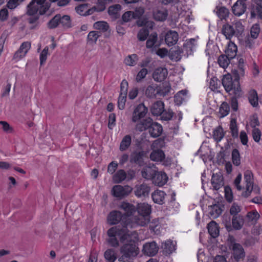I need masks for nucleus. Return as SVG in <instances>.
<instances>
[{
	"instance_id": "obj_1",
	"label": "nucleus",
	"mask_w": 262,
	"mask_h": 262,
	"mask_svg": "<svg viewBox=\"0 0 262 262\" xmlns=\"http://www.w3.org/2000/svg\"><path fill=\"white\" fill-rule=\"evenodd\" d=\"M106 241L107 244L113 248L119 246V240L123 244L120 251L122 255L119 261L122 262H132V257L137 256L139 253L138 247L139 242V235L136 231H129L126 229L119 226L111 227L107 231Z\"/></svg>"
},
{
	"instance_id": "obj_2",
	"label": "nucleus",
	"mask_w": 262,
	"mask_h": 262,
	"mask_svg": "<svg viewBox=\"0 0 262 262\" xmlns=\"http://www.w3.org/2000/svg\"><path fill=\"white\" fill-rule=\"evenodd\" d=\"M147 128H149L150 135L154 138L160 136L163 130L162 125L158 123L153 122L150 118L143 120L136 125V129L140 132Z\"/></svg>"
},
{
	"instance_id": "obj_3",
	"label": "nucleus",
	"mask_w": 262,
	"mask_h": 262,
	"mask_svg": "<svg viewBox=\"0 0 262 262\" xmlns=\"http://www.w3.org/2000/svg\"><path fill=\"white\" fill-rule=\"evenodd\" d=\"M239 78V77L237 75L235 79L233 80L231 75L229 74L223 76L222 79V84L227 92L232 93L235 96H239L240 95L241 89Z\"/></svg>"
},
{
	"instance_id": "obj_4",
	"label": "nucleus",
	"mask_w": 262,
	"mask_h": 262,
	"mask_svg": "<svg viewBox=\"0 0 262 262\" xmlns=\"http://www.w3.org/2000/svg\"><path fill=\"white\" fill-rule=\"evenodd\" d=\"M50 6L46 0H32L28 6L27 13L29 15H42L49 9Z\"/></svg>"
},
{
	"instance_id": "obj_5",
	"label": "nucleus",
	"mask_w": 262,
	"mask_h": 262,
	"mask_svg": "<svg viewBox=\"0 0 262 262\" xmlns=\"http://www.w3.org/2000/svg\"><path fill=\"white\" fill-rule=\"evenodd\" d=\"M244 180L246 183V190L242 195L245 198L248 197L253 191L255 194H259L260 188L257 185H253V174L250 170H246L244 172Z\"/></svg>"
},
{
	"instance_id": "obj_6",
	"label": "nucleus",
	"mask_w": 262,
	"mask_h": 262,
	"mask_svg": "<svg viewBox=\"0 0 262 262\" xmlns=\"http://www.w3.org/2000/svg\"><path fill=\"white\" fill-rule=\"evenodd\" d=\"M159 141H155L151 145V149H153L150 154V158L151 160L157 162H162V164L165 166H169L171 164V159L169 157H165V155L163 151L161 149H154L156 147Z\"/></svg>"
},
{
	"instance_id": "obj_7",
	"label": "nucleus",
	"mask_w": 262,
	"mask_h": 262,
	"mask_svg": "<svg viewBox=\"0 0 262 262\" xmlns=\"http://www.w3.org/2000/svg\"><path fill=\"white\" fill-rule=\"evenodd\" d=\"M149 221L150 216L138 214L134 218V221H132L130 218H128L127 222L125 223L124 225L126 226V228H135L137 226H144L149 223Z\"/></svg>"
},
{
	"instance_id": "obj_8",
	"label": "nucleus",
	"mask_w": 262,
	"mask_h": 262,
	"mask_svg": "<svg viewBox=\"0 0 262 262\" xmlns=\"http://www.w3.org/2000/svg\"><path fill=\"white\" fill-rule=\"evenodd\" d=\"M147 112L148 109L144 104H139L135 108L133 112L132 121L135 123H139V121L145 116Z\"/></svg>"
},
{
	"instance_id": "obj_9",
	"label": "nucleus",
	"mask_w": 262,
	"mask_h": 262,
	"mask_svg": "<svg viewBox=\"0 0 262 262\" xmlns=\"http://www.w3.org/2000/svg\"><path fill=\"white\" fill-rule=\"evenodd\" d=\"M128 82L123 80L120 84V93L118 100V107L120 110L124 108L127 92Z\"/></svg>"
},
{
	"instance_id": "obj_10",
	"label": "nucleus",
	"mask_w": 262,
	"mask_h": 262,
	"mask_svg": "<svg viewBox=\"0 0 262 262\" xmlns=\"http://www.w3.org/2000/svg\"><path fill=\"white\" fill-rule=\"evenodd\" d=\"M132 190V188L128 185H115L113 187L112 192L114 196L121 199L128 195Z\"/></svg>"
},
{
	"instance_id": "obj_11",
	"label": "nucleus",
	"mask_w": 262,
	"mask_h": 262,
	"mask_svg": "<svg viewBox=\"0 0 262 262\" xmlns=\"http://www.w3.org/2000/svg\"><path fill=\"white\" fill-rule=\"evenodd\" d=\"M107 222L110 225H116L120 222H122L123 228L126 229V226L124 225L125 223V217L121 212L119 211H113L110 213L107 216Z\"/></svg>"
},
{
	"instance_id": "obj_12",
	"label": "nucleus",
	"mask_w": 262,
	"mask_h": 262,
	"mask_svg": "<svg viewBox=\"0 0 262 262\" xmlns=\"http://www.w3.org/2000/svg\"><path fill=\"white\" fill-rule=\"evenodd\" d=\"M31 48V43L29 41L23 42L18 50L14 53L13 59L18 61L26 55Z\"/></svg>"
},
{
	"instance_id": "obj_13",
	"label": "nucleus",
	"mask_w": 262,
	"mask_h": 262,
	"mask_svg": "<svg viewBox=\"0 0 262 262\" xmlns=\"http://www.w3.org/2000/svg\"><path fill=\"white\" fill-rule=\"evenodd\" d=\"M150 188L146 184H138L134 188V193L138 198H145L149 195Z\"/></svg>"
},
{
	"instance_id": "obj_14",
	"label": "nucleus",
	"mask_w": 262,
	"mask_h": 262,
	"mask_svg": "<svg viewBox=\"0 0 262 262\" xmlns=\"http://www.w3.org/2000/svg\"><path fill=\"white\" fill-rule=\"evenodd\" d=\"M179 38L178 33L174 30H169L165 35V42L168 47L175 45L178 42Z\"/></svg>"
},
{
	"instance_id": "obj_15",
	"label": "nucleus",
	"mask_w": 262,
	"mask_h": 262,
	"mask_svg": "<svg viewBox=\"0 0 262 262\" xmlns=\"http://www.w3.org/2000/svg\"><path fill=\"white\" fill-rule=\"evenodd\" d=\"M233 258L236 261L243 259L245 256V252L243 246L238 243H233L231 246Z\"/></svg>"
},
{
	"instance_id": "obj_16",
	"label": "nucleus",
	"mask_w": 262,
	"mask_h": 262,
	"mask_svg": "<svg viewBox=\"0 0 262 262\" xmlns=\"http://www.w3.org/2000/svg\"><path fill=\"white\" fill-rule=\"evenodd\" d=\"M158 247L155 242L146 243L143 247L142 252L149 256L155 255L158 251Z\"/></svg>"
},
{
	"instance_id": "obj_17",
	"label": "nucleus",
	"mask_w": 262,
	"mask_h": 262,
	"mask_svg": "<svg viewBox=\"0 0 262 262\" xmlns=\"http://www.w3.org/2000/svg\"><path fill=\"white\" fill-rule=\"evenodd\" d=\"M168 177L165 172L156 171L152 179V183L159 187L163 186L167 182Z\"/></svg>"
},
{
	"instance_id": "obj_18",
	"label": "nucleus",
	"mask_w": 262,
	"mask_h": 262,
	"mask_svg": "<svg viewBox=\"0 0 262 262\" xmlns=\"http://www.w3.org/2000/svg\"><path fill=\"white\" fill-rule=\"evenodd\" d=\"M168 75V71L166 68L159 67L156 68L152 74V77L155 81L161 82L164 81Z\"/></svg>"
},
{
	"instance_id": "obj_19",
	"label": "nucleus",
	"mask_w": 262,
	"mask_h": 262,
	"mask_svg": "<svg viewBox=\"0 0 262 262\" xmlns=\"http://www.w3.org/2000/svg\"><path fill=\"white\" fill-rule=\"evenodd\" d=\"M120 208L125 211L124 217H125V223L127 222V219L130 218V215L135 212V207L128 203L123 202L121 203Z\"/></svg>"
},
{
	"instance_id": "obj_20",
	"label": "nucleus",
	"mask_w": 262,
	"mask_h": 262,
	"mask_svg": "<svg viewBox=\"0 0 262 262\" xmlns=\"http://www.w3.org/2000/svg\"><path fill=\"white\" fill-rule=\"evenodd\" d=\"M232 9L234 15L239 16L245 12L246 6L244 1L238 0L234 4Z\"/></svg>"
},
{
	"instance_id": "obj_21",
	"label": "nucleus",
	"mask_w": 262,
	"mask_h": 262,
	"mask_svg": "<svg viewBox=\"0 0 262 262\" xmlns=\"http://www.w3.org/2000/svg\"><path fill=\"white\" fill-rule=\"evenodd\" d=\"M211 184L213 188L217 190L224 185L223 177L221 173H213L211 179Z\"/></svg>"
},
{
	"instance_id": "obj_22",
	"label": "nucleus",
	"mask_w": 262,
	"mask_h": 262,
	"mask_svg": "<svg viewBox=\"0 0 262 262\" xmlns=\"http://www.w3.org/2000/svg\"><path fill=\"white\" fill-rule=\"evenodd\" d=\"M136 209L138 214L150 216L151 212V207L148 204L146 203H139Z\"/></svg>"
},
{
	"instance_id": "obj_23",
	"label": "nucleus",
	"mask_w": 262,
	"mask_h": 262,
	"mask_svg": "<svg viewBox=\"0 0 262 262\" xmlns=\"http://www.w3.org/2000/svg\"><path fill=\"white\" fill-rule=\"evenodd\" d=\"M167 16V11L164 8L157 9L153 13L154 18L157 21H163L166 19Z\"/></svg>"
},
{
	"instance_id": "obj_24",
	"label": "nucleus",
	"mask_w": 262,
	"mask_h": 262,
	"mask_svg": "<svg viewBox=\"0 0 262 262\" xmlns=\"http://www.w3.org/2000/svg\"><path fill=\"white\" fill-rule=\"evenodd\" d=\"M238 39L241 45L245 47L246 48L252 49L254 47L255 39H253L249 35H247L245 36H242V37H239Z\"/></svg>"
},
{
	"instance_id": "obj_25",
	"label": "nucleus",
	"mask_w": 262,
	"mask_h": 262,
	"mask_svg": "<svg viewBox=\"0 0 262 262\" xmlns=\"http://www.w3.org/2000/svg\"><path fill=\"white\" fill-rule=\"evenodd\" d=\"M165 193L162 190H157L152 193L151 197L153 201L158 204H162L164 203Z\"/></svg>"
},
{
	"instance_id": "obj_26",
	"label": "nucleus",
	"mask_w": 262,
	"mask_h": 262,
	"mask_svg": "<svg viewBox=\"0 0 262 262\" xmlns=\"http://www.w3.org/2000/svg\"><path fill=\"white\" fill-rule=\"evenodd\" d=\"M76 12L82 16H86L92 14L95 10L94 7L92 9H89L86 4L80 5L75 8Z\"/></svg>"
},
{
	"instance_id": "obj_27",
	"label": "nucleus",
	"mask_w": 262,
	"mask_h": 262,
	"mask_svg": "<svg viewBox=\"0 0 262 262\" xmlns=\"http://www.w3.org/2000/svg\"><path fill=\"white\" fill-rule=\"evenodd\" d=\"M248 98L250 104L254 107L259 106L258 97L257 92L254 90H250L248 94Z\"/></svg>"
},
{
	"instance_id": "obj_28",
	"label": "nucleus",
	"mask_w": 262,
	"mask_h": 262,
	"mask_svg": "<svg viewBox=\"0 0 262 262\" xmlns=\"http://www.w3.org/2000/svg\"><path fill=\"white\" fill-rule=\"evenodd\" d=\"M164 103L161 101H158L152 104L150 110L152 115L158 116L161 115L164 111Z\"/></svg>"
},
{
	"instance_id": "obj_29",
	"label": "nucleus",
	"mask_w": 262,
	"mask_h": 262,
	"mask_svg": "<svg viewBox=\"0 0 262 262\" xmlns=\"http://www.w3.org/2000/svg\"><path fill=\"white\" fill-rule=\"evenodd\" d=\"M237 48L236 45L232 41H229L226 49V55L229 58L233 59L237 54Z\"/></svg>"
},
{
	"instance_id": "obj_30",
	"label": "nucleus",
	"mask_w": 262,
	"mask_h": 262,
	"mask_svg": "<svg viewBox=\"0 0 262 262\" xmlns=\"http://www.w3.org/2000/svg\"><path fill=\"white\" fill-rule=\"evenodd\" d=\"M244 224V218L242 215L232 216V225L235 230H240L242 228Z\"/></svg>"
},
{
	"instance_id": "obj_31",
	"label": "nucleus",
	"mask_w": 262,
	"mask_h": 262,
	"mask_svg": "<svg viewBox=\"0 0 262 262\" xmlns=\"http://www.w3.org/2000/svg\"><path fill=\"white\" fill-rule=\"evenodd\" d=\"M196 40L195 39L191 38L186 40L183 45V48L186 51L187 55H191L193 53V51L196 47Z\"/></svg>"
},
{
	"instance_id": "obj_32",
	"label": "nucleus",
	"mask_w": 262,
	"mask_h": 262,
	"mask_svg": "<svg viewBox=\"0 0 262 262\" xmlns=\"http://www.w3.org/2000/svg\"><path fill=\"white\" fill-rule=\"evenodd\" d=\"M121 6L119 4L110 6L108 10L109 15L113 19H116L120 16Z\"/></svg>"
},
{
	"instance_id": "obj_33",
	"label": "nucleus",
	"mask_w": 262,
	"mask_h": 262,
	"mask_svg": "<svg viewBox=\"0 0 262 262\" xmlns=\"http://www.w3.org/2000/svg\"><path fill=\"white\" fill-rule=\"evenodd\" d=\"M222 33L226 36V38L228 39H230L233 35H235V31L233 26L228 24L223 25Z\"/></svg>"
},
{
	"instance_id": "obj_34",
	"label": "nucleus",
	"mask_w": 262,
	"mask_h": 262,
	"mask_svg": "<svg viewBox=\"0 0 262 262\" xmlns=\"http://www.w3.org/2000/svg\"><path fill=\"white\" fill-rule=\"evenodd\" d=\"M208 231L209 234L213 238L216 237L219 234L218 225L214 221H211L208 224Z\"/></svg>"
},
{
	"instance_id": "obj_35",
	"label": "nucleus",
	"mask_w": 262,
	"mask_h": 262,
	"mask_svg": "<svg viewBox=\"0 0 262 262\" xmlns=\"http://www.w3.org/2000/svg\"><path fill=\"white\" fill-rule=\"evenodd\" d=\"M113 181L115 183H120L126 178V173L123 169L118 170L113 176Z\"/></svg>"
},
{
	"instance_id": "obj_36",
	"label": "nucleus",
	"mask_w": 262,
	"mask_h": 262,
	"mask_svg": "<svg viewBox=\"0 0 262 262\" xmlns=\"http://www.w3.org/2000/svg\"><path fill=\"white\" fill-rule=\"evenodd\" d=\"M156 170L150 166H146L143 168L141 171V175L143 178L147 180L152 179Z\"/></svg>"
},
{
	"instance_id": "obj_37",
	"label": "nucleus",
	"mask_w": 262,
	"mask_h": 262,
	"mask_svg": "<svg viewBox=\"0 0 262 262\" xmlns=\"http://www.w3.org/2000/svg\"><path fill=\"white\" fill-rule=\"evenodd\" d=\"M182 50L179 47L172 49L169 54V57L171 60L179 61L181 59Z\"/></svg>"
},
{
	"instance_id": "obj_38",
	"label": "nucleus",
	"mask_w": 262,
	"mask_h": 262,
	"mask_svg": "<svg viewBox=\"0 0 262 262\" xmlns=\"http://www.w3.org/2000/svg\"><path fill=\"white\" fill-rule=\"evenodd\" d=\"M158 87L157 84H151L147 88L145 95L148 98H154L158 95Z\"/></svg>"
},
{
	"instance_id": "obj_39",
	"label": "nucleus",
	"mask_w": 262,
	"mask_h": 262,
	"mask_svg": "<svg viewBox=\"0 0 262 262\" xmlns=\"http://www.w3.org/2000/svg\"><path fill=\"white\" fill-rule=\"evenodd\" d=\"M132 142V138L130 135L125 136L120 144L119 149L121 151H123L127 150L130 146Z\"/></svg>"
},
{
	"instance_id": "obj_40",
	"label": "nucleus",
	"mask_w": 262,
	"mask_h": 262,
	"mask_svg": "<svg viewBox=\"0 0 262 262\" xmlns=\"http://www.w3.org/2000/svg\"><path fill=\"white\" fill-rule=\"evenodd\" d=\"M162 248L165 253L167 254L171 253L176 250L175 245L173 241L167 240L162 245Z\"/></svg>"
},
{
	"instance_id": "obj_41",
	"label": "nucleus",
	"mask_w": 262,
	"mask_h": 262,
	"mask_svg": "<svg viewBox=\"0 0 262 262\" xmlns=\"http://www.w3.org/2000/svg\"><path fill=\"white\" fill-rule=\"evenodd\" d=\"M104 256L107 262H115L117 259L116 252L113 249H107L104 252Z\"/></svg>"
},
{
	"instance_id": "obj_42",
	"label": "nucleus",
	"mask_w": 262,
	"mask_h": 262,
	"mask_svg": "<svg viewBox=\"0 0 262 262\" xmlns=\"http://www.w3.org/2000/svg\"><path fill=\"white\" fill-rule=\"evenodd\" d=\"M216 14L220 19H225L228 17L229 10L224 7H216Z\"/></svg>"
},
{
	"instance_id": "obj_43",
	"label": "nucleus",
	"mask_w": 262,
	"mask_h": 262,
	"mask_svg": "<svg viewBox=\"0 0 262 262\" xmlns=\"http://www.w3.org/2000/svg\"><path fill=\"white\" fill-rule=\"evenodd\" d=\"M231 59L226 55H221L218 58L217 62L221 67L226 69L229 66Z\"/></svg>"
},
{
	"instance_id": "obj_44",
	"label": "nucleus",
	"mask_w": 262,
	"mask_h": 262,
	"mask_svg": "<svg viewBox=\"0 0 262 262\" xmlns=\"http://www.w3.org/2000/svg\"><path fill=\"white\" fill-rule=\"evenodd\" d=\"M256 16L262 19V6L258 4L253 6L251 11V17L253 18Z\"/></svg>"
},
{
	"instance_id": "obj_45",
	"label": "nucleus",
	"mask_w": 262,
	"mask_h": 262,
	"mask_svg": "<svg viewBox=\"0 0 262 262\" xmlns=\"http://www.w3.org/2000/svg\"><path fill=\"white\" fill-rule=\"evenodd\" d=\"M187 91L186 90H181L178 92L174 96V102L180 105L186 99Z\"/></svg>"
},
{
	"instance_id": "obj_46",
	"label": "nucleus",
	"mask_w": 262,
	"mask_h": 262,
	"mask_svg": "<svg viewBox=\"0 0 262 262\" xmlns=\"http://www.w3.org/2000/svg\"><path fill=\"white\" fill-rule=\"evenodd\" d=\"M224 137L223 129L221 127L215 128L213 132V138L216 142H220Z\"/></svg>"
},
{
	"instance_id": "obj_47",
	"label": "nucleus",
	"mask_w": 262,
	"mask_h": 262,
	"mask_svg": "<svg viewBox=\"0 0 262 262\" xmlns=\"http://www.w3.org/2000/svg\"><path fill=\"white\" fill-rule=\"evenodd\" d=\"M222 212V210L217 205L211 206L209 208V213L213 218L217 217Z\"/></svg>"
},
{
	"instance_id": "obj_48",
	"label": "nucleus",
	"mask_w": 262,
	"mask_h": 262,
	"mask_svg": "<svg viewBox=\"0 0 262 262\" xmlns=\"http://www.w3.org/2000/svg\"><path fill=\"white\" fill-rule=\"evenodd\" d=\"M138 58L136 54H132L127 56L124 59V63L129 66H134L136 64Z\"/></svg>"
},
{
	"instance_id": "obj_49",
	"label": "nucleus",
	"mask_w": 262,
	"mask_h": 262,
	"mask_svg": "<svg viewBox=\"0 0 262 262\" xmlns=\"http://www.w3.org/2000/svg\"><path fill=\"white\" fill-rule=\"evenodd\" d=\"M100 36V33L97 31H91L88 35V42L89 44L95 43Z\"/></svg>"
},
{
	"instance_id": "obj_50",
	"label": "nucleus",
	"mask_w": 262,
	"mask_h": 262,
	"mask_svg": "<svg viewBox=\"0 0 262 262\" xmlns=\"http://www.w3.org/2000/svg\"><path fill=\"white\" fill-rule=\"evenodd\" d=\"M230 129L232 137L234 138H237L238 135V130L235 119H231L230 124Z\"/></svg>"
},
{
	"instance_id": "obj_51",
	"label": "nucleus",
	"mask_w": 262,
	"mask_h": 262,
	"mask_svg": "<svg viewBox=\"0 0 262 262\" xmlns=\"http://www.w3.org/2000/svg\"><path fill=\"white\" fill-rule=\"evenodd\" d=\"M234 25L235 28V36L239 38L243 36L244 27L241 21H237L234 23Z\"/></svg>"
},
{
	"instance_id": "obj_52",
	"label": "nucleus",
	"mask_w": 262,
	"mask_h": 262,
	"mask_svg": "<svg viewBox=\"0 0 262 262\" xmlns=\"http://www.w3.org/2000/svg\"><path fill=\"white\" fill-rule=\"evenodd\" d=\"M112 2V0H98V4L94 7L95 10L101 12L105 9V5Z\"/></svg>"
},
{
	"instance_id": "obj_53",
	"label": "nucleus",
	"mask_w": 262,
	"mask_h": 262,
	"mask_svg": "<svg viewBox=\"0 0 262 262\" xmlns=\"http://www.w3.org/2000/svg\"><path fill=\"white\" fill-rule=\"evenodd\" d=\"M157 39L158 35L157 33H151L146 41V47L147 48H152L157 42Z\"/></svg>"
},
{
	"instance_id": "obj_54",
	"label": "nucleus",
	"mask_w": 262,
	"mask_h": 262,
	"mask_svg": "<svg viewBox=\"0 0 262 262\" xmlns=\"http://www.w3.org/2000/svg\"><path fill=\"white\" fill-rule=\"evenodd\" d=\"M60 24H61L63 28H69L71 27V20L70 17L69 15H64L61 16L60 15Z\"/></svg>"
},
{
	"instance_id": "obj_55",
	"label": "nucleus",
	"mask_w": 262,
	"mask_h": 262,
	"mask_svg": "<svg viewBox=\"0 0 262 262\" xmlns=\"http://www.w3.org/2000/svg\"><path fill=\"white\" fill-rule=\"evenodd\" d=\"M144 156L143 151L136 152L132 155L130 158V162L135 163H140L142 160Z\"/></svg>"
},
{
	"instance_id": "obj_56",
	"label": "nucleus",
	"mask_w": 262,
	"mask_h": 262,
	"mask_svg": "<svg viewBox=\"0 0 262 262\" xmlns=\"http://www.w3.org/2000/svg\"><path fill=\"white\" fill-rule=\"evenodd\" d=\"M60 14L56 15L48 23V26L50 29L57 27L60 24Z\"/></svg>"
},
{
	"instance_id": "obj_57",
	"label": "nucleus",
	"mask_w": 262,
	"mask_h": 262,
	"mask_svg": "<svg viewBox=\"0 0 262 262\" xmlns=\"http://www.w3.org/2000/svg\"><path fill=\"white\" fill-rule=\"evenodd\" d=\"M246 217L249 221L255 223L259 219V214L256 210H254L248 212Z\"/></svg>"
},
{
	"instance_id": "obj_58",
	"label": "nucleus",
	"mask_w": 262,
	"mask_h": 262,
	"mask_svg": "<svg viewBox=\"0 0 262 262\" xmlns=\"http://www.w3.org/2000/svg\"><path fill=\"white\" fill-rule=\"evenodd\" d=\"M242 210V207L238 205L237 204L234 203L231 205L230 209V213L232 216H235L236 215H240L241 214L239 213Z\"/></svg>"
},
{
	"instance_id": "obj_59",
	"label": "nucleus",
	"mask_w": 262,
	"mask_h": 262,
	"mask_svg": "<svg viewBox=\"0 0 262 262\" xmlns=\"http://www.w3.org/2000/svg\"><path fill=\"white\" fill-rule=\"evenodd\" d=\"M230 111L229 105L226 103H223L220 107L219 113L221 115V117L223 118L227 116Z\"/></svg>"
},
{
	"instance_id": "obj_60",
	"label": "nucleus",
	"mask_w": 262,
	"mask_h": 262,
	"mask_svg": "<svg viewBox=\"0 0 262 262\" xmlns=\"http://www.w3.org/2000/svg\"><path fill=\"white\" fill-rule=\"evenodd\" d=\"M94 27L97 30L105 32L109 28L107 23L105 21H97L94 23Z\"/></svg>"
},
{
	"instance_id": "obj_61",
	"label": "nucleus",
	"mask_w": 262,
	"mask_h": 262,
	"mask_svg": "<svg viewBox=\"0 0 262 262\" xmlns=\"http://www.w3.org/2000/svg\"><path fill=\"white\" fill-rule=\"evenodd\" d=\"M232 160L233 164L236 166H238L241 164L239 153L236 149H233L232 152Z\"/></svg>"
},
{
	"instance_id": "obj_62",
	"label": "nucleus",
	"mask_w": 262,
	"mask_h": 262,
	"mask_svg": "<svg viewBox=\"0 0 262 262\" xmlns=\"http://www.w3.org/2000/svg\"><path fill=\"white\" fill-rule=\"evenodd\" d=\"M170 85L169 84H166L160 89L158 88V95L161 96H165L170 92Z\"/></svg>"
},
{
	"instance_id": "obj_63",
	"label": "nucleus",
	"mask_w": 262,
	"mask_h": 262,
	"mask_svg": "<svg viewBox=\"0 0 262 262\" xmlns=\"http://www.w3.org/2000/svg\"><path fill=\"white\" fill-rule=\"evenodd\" d=\"M244 60L242 58H240L238 60V70L236 71L237 75L238 77L243 76L244 75Z\"/></svg>"
},
{
	"instance_id": "obj_64",
	"label": "nucleus",
	"mask_w": 262,
	"mask_h": 262,
	"mask_svg": "<svg viewBox=\"0 0 262 262\" xmlns=\"http://www.w3.org/2000/svg\"><path fill=\"white\" fill-rule=\"evenodd\" d=\"M49 48L46 47L43 50L41 51L39 56L40 64L43 65L46 61L47 58V55L48 54Z\"/></svg>"
}]
</instances>
